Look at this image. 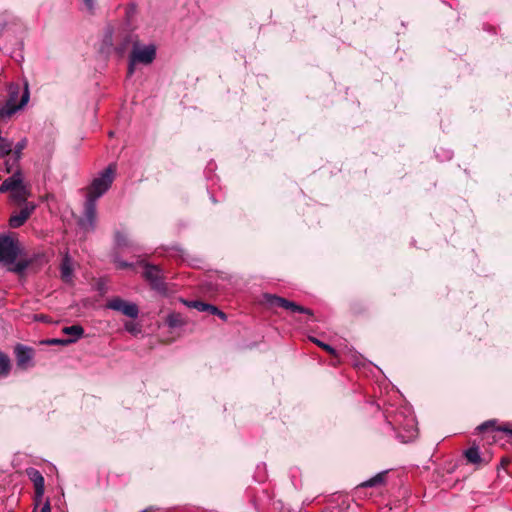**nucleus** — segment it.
Masks as SVG:
<instances>
[{"mask_svg":"<svg viewBox=\"0 0 512 512\" xmlns=\"http://www.w3.org/2000/svg\"><path fill=\"white\" fill-rule=\"evenodd\" d=\"M116 175V165L110 164L96 176L87 188L84 217L79 220V225L85 231H92L96 226L97 210L96 202L111 187Z\"/></svg>","mask_w":512,"mask_h":512,"instance_id":"1","label":"nucleus"},{"mask_svg":"<svg viewBox=\"0 0 512 512\" xmlns=\"http://www.w3.org/2000/svg\"><path fill=\"white\" fill-rule=\"evenodd\" d=\"M138 42L137 37L127 30L107 31L104 39V48H112L118 55L123 56L130 46L134 47V43Z\"/></svg>","mask_w":512,"mask_h":512,"instance_id":"2","label":"nucleus"},{"mask_svg":"<svg viewBox=\"0 0 512 512\" xmlns=\"http://www.w3.org/2000/svg\"><path fill=\"white\" fill-rule=\"evenodd\" d=\"M21 254L19 241L9 235H0V265L13 264Z\"/></svg>","mask_w":512,"mask_h":512,"instance_id":"3","label":"nucleus"},{"mask_svg":"<svg viewBox=\"0 0 512 512\" xmlns=\"http://www.w3.org/2000/svg\"><path fill=\"white\" fill-rule=\"evenodd\" d=\"M393 430L397 431V437L402 442H408L416 437L417 430L415 426V419L412 415L405 418L404 422L399 419V416L396 415L394 419V424L390 423Z\"/></svg>","mask_w":512,"mask_h":512,"instance_id":"4","label":"nucleus"},{"mask_svg":"<svg viewBox=\"0 0 512 512\" xmlns=\"http://www.w3.org/2000/svg\"><path fill=\"white\" fill-rule=\"evenodd\" d=\"M264 298L270 306H278L285 310L290 311L291 313H303V314H307L309 316H313L312 310L305 308L301 305H298L297 303L289 301L285 298H282V297H279L276 295H272V294H265Z\"/></svg>","mask_w":512,"mask_h":512,"instance_id":"5","label":"nucleus"},{"mask_svg":"<svg viewBox=\"0 0 512 512\" xmlns=\"http://www.w3.org/2000/svg\"><path fill=\"white\" fill-rule=\"evenodd\" d=\"M156 56V47L153 44L140 45L139 42L134 43V47L130 54L133 62L148 65L153 62Z\"/></svg>","mask_w":512,"mask_h":512,"instance_id":"6","label":"nucleus"},{"mask_svg":"<svg viewBox=\"0 0 512 512\" xmlns=\"http://www.w3.org/2000/svg\"><path fill=\"white\" fill-rule=\"evenodd\" d=\"M108 309L121 312L123 315L135 319L139 315V308L135 303L123 300L120 297H114L107 301Z\"/></svg>","mask_w":512,"mask_h":512,"instance_id":"7","label":"nucleus"},{"mask_svg":"<svg viewBox=\"0 0 512 512\" xmlns=\"http://www.w3.org/2000/svg\"><path fill=\"white\" fill-rule=\"evenodd\" d=\"M21 87L17 83H11L8 86V99L6 101V104H8L10 107H15V112L22 107H24L28 101H29V89L28 84H25L24 91L21 95V99L19 102L18 96L20 95Z\"/></svg>","mask_w":512,"mask_h":512,"instance_id":"8","label":"nucleus"},{"mask_svg":"<svg viewBox=\"0 0 512 512\" xmlns=\"http://www.w3.org/2000/svg\"><path fill=\"white\" fill-rule=\"evenodd\" d=\"M143 273L144 278L150 283L151 287L161 293L166 292V286L163 281L162 270L155 265L145 264Z\"/></svg>","mask_w":512,"mask_h":512,"instance_id":"9","label":"nucleus"},{"mask_svg":"<svg viewBox=\"0 0 512 512\" xmlns=\"http://www.w3.org/2000/svg\"><path fill=\"white\" fill-rule=\"evenodd\" d=\"M17 367L21 370H27L34 366V351L31 347L18 344L14 348Z\"/></svg>","mask_w":512,"mask_h":512,"instance_id":"10","label":"nucleus"},{"mask_svg":"<svg viewBox=\"0 0 512 512\" xmlns=\"http://www.w3.org/2000/svg\"><path fill=\"white\" fill-rule=\"evenodd\" d=\"M36 209L33 202L26 203L18 212L11 215L9 225L12 228L21 227Z\"/></svg>","mask_w":512,"mask_h":512,"instance_id":"11","label":"nucleus"},{"mask_svg":"<svg viewBox=\"0 0 512 512\" xmlns=\"http://www.w3.org/2000/svg\"><path fill=\"white\" fill-rule=\"evenodd\" d=\"M26 474H27L29 479L34 484V487H35V501H36V506H37L39 504V502L41 501L43 495H44V490H45L44 477L42 476L40 471H38L35 468H28L26 470Z\"/></svg>","mask_w":512,"mask_h":512,"instance_id":"12","label":"nucleus"},{"mask_svg":"<svg viewBox=\"0 0 512 512\" xmlns=\"http://www.w3.org/2000/svg\"><path fill=\"white\" fill-rule=\"evenodd\" d=\"M24 184L22 171L16 169L15 172L5 179L0 185V193L12 192Z\"/></svg>","mask_w":512,"mask_h":512,"instance_id":"13","label":"nucleus"},{"mask_svg":"<svg viewBox=\"0 0 512 512\" xmlns=\"http://www.w3.org/2000/svg\"><path fill=\"white\" fill-rule=\"evenodd\" d=\"M60 274L63 282L68 284L73 282V262L68 253H66L62 258Z\"/></svg>","mask_w":512,"mask_h":512,"instance_id":"14","label":"nucleus"},{"mask_svg":"<svg viewBox=\"0 0 512 512\" xmlns=\"http://www.w3.org/2000/svg\"><path fill=\"white\" fill-rule=\"evenodd\" d=\"M30 196H31L30 190L28 189V187L25 184H23L16 190L10 192L11 200L19 205H22V204L25 205L26 203H28L27 199Z\"/></svg>","mask_w":512,"mask_h":512,"instance_id":"15","label":"nucleus"},{"mask_svg":"<svg viewBox=\"0 0 512 512\" xmlns=\"http://www.w3.org/2000/svg\"><path fill=\"white\" fill-rule=\"evenodd\" d=\"M387 471H381L370 479L362 482L358 488L377 487L385 483Z\"/></svg>","mask_w":512,"mask_h":512,"instance_id":"16","label":"nucleus"},{"mask_svg":"<svg viewBox=\"0 0 512 512\" xmlns=\"http://www.w3.org/2000/svg\"><path fill=\"white\" fill-rule=\"evenodd\" d=\"M12 368L11 360L7 354L0 351V378H6Z\"/></svg>","mask_w":512,"mask_h":512,"instance_id":"17","label":"nucleus"},{"mask_svg":"<svg viewBox=\"0 0 512 512\" xmlns=\"http://www.w3.org/2000/svg\"><path fill=\"white\" fill-rule=\"evenodd\" d=\"M27 139L26 138H23L21 139L20 141H18L12 148V152H13V165H18L19 164V161L22 157V151L26 148L27 146Z\"/></svg>","mask_w":512,"mask_h":512,"instance_id":"18","label":"nucleus"},{"mask_svg":"<svg viewBox=\"0 0 512 512\" xmlns=\"http://www.w3.org/2000/svg\"><path fill=\"white\" fill-rule=\"evenodd\" d=\"M31 263V259L16 260L13 264H8L10 266L8 270L17 274H22L31 265Z\"/></svg>","mask_w":512,"mask_h":512,"instance_id":"19","label":"nucleus"},{"mask_svg":"<svg viewBox=\"0 0 512 512\" xmlns=\"http://www.w3.org/2000/svg\"><path fill=\"white\" fill-rule=\"evenodd\" d=\"M465 457L472 464H480L482 461L478 447H470L465 451Z\"/></svg>","mask_w":512,"mask_h":512,"instance_id":"20","label":"nucleus"},{"mask_svg":"<svg viewBox=\"0 0 512 512\" xmlns=\"http://www.w3.org/2000/svg\"><path fill=\"white\" fill-rule=\"evenodd\" d=\"M62 332L67 335H72L75 341L81 338L84 334V329L80 325L66 326L62 329Z\"/></svg>","mask_w":512,"mask_h":512,"instance_id":"21","label":"nucleus"},{"mask_svg":"<svg viewBox=\"0 0 512 512\" xmlns=\"http://www.w3.org/2000/svg\"><path fill=\"white\" fill-rule=\"evenodd\" d=\"M115 242H116L117 247H119V248L133 247V243L122 232H117L115 234Z\"/></svg>","mask_w":512,"mask_h":512,"instance_id":"22","label":"nucleus"},{"mask_svg":"<svg viewBox=\"0 0 512 512\" xmlns=\"http://www.w3.org/2000/svg\"><path fill=\"white\" fill-rule=\"evenodd\" d=\"M166 322H167L168 326L171 328L180 327L184 324V321H183L181 315L178 313L169 314Z\"/></svg>","mask_w":512,"mask_h":512,"instance_id":"23","label":"nucleus"},{"mask_svg":"<svg viewBox=\"0 0 512 512\" xmlns=\"http://www.w3.org/2000/svg\"><path fill=\"white\" fill-rule=\"evenodd\" d=\"M14 113H15V107H10L6 103L4 106H0V120L4 119V118H9Z\"/></svg>","mask_w":512,"mask_h":512,"instance_id":"24","label":"nucleus"},{"mask_svg":"<svg viewBox=\"0 0 512 512\" xmlns=\"http://www.w3.org/2000/svg\"><path fill=\"white\" fill-rule=\"evenodd\" d=\"M189 307H193L197 309L198 311H206L208 310V304L201 302V301H192L189 303H186Z\"/></svg>","mask_w":512,"mask_h":512,"instance_id":"25","label":"nucleus"},{"mask_svg":"<svg viewBox=\"0 0 512 512\" xmlns=\"http://www.w3.org/2000/svg\"><path fill=\"white\" fill-rule=\"evenodd\" d=\"M311 340H312L315 344H317L319 347H321V348H323L325 351H327L328 353H330V354H335V349H334L332 346H330V345H328V344H326V343H323L322 341H320V340H318V339H315V338H311Z\"/></svg>","mask_w":512,"mask_h":512,"instance_id":"26","label":"nucleus"},{"mask_svg":"<svg viewBox=\"0 0 512 512\" xmlns=\"http://www.w3.org/2000/svg\"><path fill=\"white\" fill-rule=\"evenodd\" d=\"M74 342L75 339H51L47 343L51 345H68Z\"/></svg>","mask_w":512,"mask_h":512,"instance_id":"27","label":"nucleus"},{"mask_svg":"<svg viewBox=\"0 0 512 512\" xmlns=\"http://www.w3.org/2000/svg\"><path fill=\"white\" fill-rule=\"evenodd\" d=\"M114 262H115L117 268H119V269L133 268V266H134L133 263L123 261L119 258H115Z\"/></svg>","mask_w":512,"mask_h":512,"instance_id":"28","label":"nucleus"},{"mask_svg":"<svg viewBox=\"0 0 512 512\" xmlns=\"http://www.w3.org/2000/svg\"><path fill=\"white\" fill-rule=\"evenodd\" d=\"M5 167H6V172L7 173H11L14 168L20 169L19 168V164L18 165H13V158H10V159L5 161Z\"/></svg>","mask_w":512,"mask_h":512,"instance_id":"29","label":"nucleus"},{"mask_svg":"<svg viewBox=\"0 0 512 512\" xmlns=\"http://www.w3.org/2000/svg\"><path fill=\"white\" fill-rule=\"evenodd\" d=\"M138 64V62H133L132 57H129V64H128V75H133L135 71V65Z\"/></svg>","mask_w":512,"mask_h":512,"instance_id":"30","label":"nucleus"},{"mask_svg":"<svg viewBox=\"0 0 512 512\" xmlns=\"http://www.w3.org/2000/svg\"><path fill=\"white\" fill-rule=\"evenodd\" d=\"M83 1L88 10H93L94 5H95V0H83Z\"/></svg>","mask_w":512,"mask_h":512,"instance_id":"31","label":"nucleus"},{"mask_svg":"<svg viewBox=\"0 0 512 512\" xmlns=\"http://www.w3.org/2000/svg\"><path fill=\"white\" fill-rule=\"evenodd\" d=\"M125 329H126V331H128L130 333H134L136 331L135 325L132 323H126Z\"/></svg>","mask_w":512,"mask_h":512,"instance_id":"32","label":"nucleus"},{"mask_svg":"<svg viewBox=\"0 0 512 512\" xmlns=\"http://www.w3.org/2000/svg\"><path fill=\"white\" fill-rule=\"evenodd\" d=\"M41 512H51L50 503L47 500L41 508Z\"/></svg>","mask_w":512,"mask_h":512,"instance_id":"33","label":"nucleus"},{"mask_svg":"<svg viewBox=\"0 0 512 512\" xmlns=\"http://www.w3.org/2000/svg\"><path fill=\"white\" fill-rule=\"evenodd\" d=\"M207 311L214 315L217 312H219V309L216 306L208 304V310Z\"/></svg>","mask_w":512,"mask_h":512,"instance_id":"34","label":"nucleus"},{"mask_svg":"<svg viewBox=\"0 0 512 512\" xmlns=\"http://www.w3.org/2000/svg\"><path fill=\"white\" fill-rule=\"evenodd\" d=\"M493 423H494L493 421H487V422H485V423L481 424L480 426H478V429H479L480 431H483V430H485L489 425H492Z\"/></svg>","mask_w":512,"mask_h":512,"instance_id":"35","label":"nucleus"},{"mask_svg":"<svg viewBox=\"0 0 512 512\" xmlns=\"http://www.w3.org/2000/svg\"><path fill=\"white\" fill-rule=\"evenodd\" d=\"M501 431L507 432L512 435V425H507L503 428H500Z\"/></svg>","mask_w":512,"mask_h":512,"instance_id":"36","label":"nucleus"},{"mask_svg":"<svg viewBox=\"0 0 512 512\" xmlns=\"http://www.w3.org/2000/svg\"><path fill=\"white\" fill-rule=\"evenodd\" d=\"M215 315H218L221 319L225 320L226 319V315L224 312L220 311L217 312Z\"/></svg>","mask_w":512,"mask_h":512,"instance_id":"37","label":"nucleus"},{"mask_svg":"<svg viewBox=\"0 0 512 512\" xmlns=\"http://www.w3.org/2000/svg\"><path fill=\"white\" fill-rule=\"evenodd\" d=\"M452 157V153L450 151H447L446 153V158L447 159H450Z\"/></svg>","mask_w":512,"mask_h":512,"instance_id":"38","label":"nucleus"},{"mask_svg":"<svg viewBox=\"0 0 512 512\" xmlns=\"http://www.w3.org/2000/svg\"><path fill=\"white\" fill-rule=\"evenodd\" d=\"M140 512H149V511L145 509V510H142V511H140Z\"/></svg>","mask_w":512,"mask_h":512,"instance_id":"39","label":"nucleus"}]
</instances>
